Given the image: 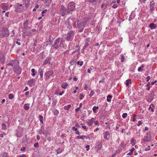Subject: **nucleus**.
<instances>
[{
	"instance_id": "obj_42",
	"label": "nucleus",
	"mask_w": 157,
	"mask_h": 157,
	"mask_svg": "<svg viewBox=\"0 0 157 157\" xmlns=\"http://www.w3.org/2000/svg\"><path fill=\"white\" fill-rule=\"evenodd\" d=\"M121 62H124V55H122L121 56Z\"/></svg>"
},
{
	"instance_id": "obj_14",
	"label": "nucleus",
	"mask_w": 157,
	"mask_h": 157,
	"mask_svg": "<svg viewBox=\"0 0 157 157\" xmlns=\"http://www.w3.org/2000/svg\"><path fill=\"white\" fill-rule=\"evenodd\" d=\"M155 108V105L154 104H151L149 108L148 109L151 111L152 112H154V108Z\"/></svg>"
},
{
	"instance_id": "obj_61",
	"label": "nucleus",
	"mask_w": 157,
	"mask_h": 157,
	"mask_svg": "<svg viewBox=\"0 0 157 157\" xmlns=\"http://www.w3.org/2000/svg\"><path fill=\"white\" fill-rule=\"evenodd\" d=\"M7 66L10 65V66H13V64L11 63H9L7 64Z\"/></svg>"
},
{
	"instance_id": "obj_57",
	"label": "nucleus",
	"mask_w": 157,
	"mask_h": 157,
	"mask_svg": "<svg viewBox=\"0 0 157 157\" xmlns=\"http://www.w3.org/2000/svg\"><path fill=\"white\" fill-rule=\"evenodd\" d=\"M150 79V76H147L146 78V81L148 82Z\"/></svg>"
},
{
	"instance_id": "obj_34",
	"label": "nucleus",
	"mask_w": 157,
	"mask_h": 157,
	"mask_svg": "<svg viewBox=\"0 0 157 157\" xmlns=\"http://www.w3.org/2000/svg\"><path fill=\"white\" fill-rule=\"evenodd\" d=\"M77 138L78 139H84V136H77Z\"/></svg>"
},
{
	"instance_id": "obj_26",
	"label": "nucleus",
	"mask_w": 157,
	"mask_h": 157,
	"mask_svg": "<svg viewBox=\"0 0 157 157\" xmlns=\"http://www.w3.org/2000/svg\"><path fill=\"white\" fill-rule=\"evenodd\" d=\"M135 150V149L134 148H132L131 150H130V152L128 153L127 154V155H130L132 154V152Z\"/></svg>"
},
{
	"instance_id": "obj_30",
	"label": "nucleus",
	"mask_w": 157,
	"mask_h": 157,
	"mask_svg": "<svg viewBox=\"0 0 157 157\" xmlns=\"http://www.w3.org/2000/svg\"><path fill=\"white\" fill-rule=\"evenodd\" d=\"M35 71V69H32L31 70V72L32 73L31 74V75L33 77L35 75V73H34Z\"/></svg>"
},
{
	"instance_id": "obj_15",
	"label": "nucleus",
	"mask_w": 157,
	"mask_h": 157,
	"mask_svg": "<svg viewBox=\"0 0 157 157\" xmlns=\"http://www.w3.org/2000/svg\"><path fill=\"white\" fill-rule=\"evenodd\" d=\"M99 108L98 106H94L93 108L92 109L94 113H96L97 112Z\"/></svg>"
},
{
	"instance_id": "obj_17",
	"label": "nucleus",
	"mask_w": 157,
	"mask_h": 157,
	"mask_svg": "<svg viewBox=\"0 0 157 157\" xmlns=\"http://www.w3.org/2000/svg\"><path fill=\"white\" fill-rule=\"evenodd\" d=\"M28 21L27 20H26L24 22V23H23L24 28L25 29H26L27 28V26H28Z\"/></svg>"
},
{
	"instance_id": "obj_51",
	"label": "nucleus",
	"mask_w": 157,
	"mask_h": 157,
	"mask_svg": "<svg viewBox=\"0 0 157 157\" xmlns=\"http://www.w3.org/2000/svg\"><path fill=\"white\" fill-rule=\"evenodd\" d=\"M88 86L89 85L88 84H86L84 87V89L86 90H87L88 87Z\"/></svg>"
},
{
	"instance_id": "obj_48",
	"label": "nucleus",
	"mask_w": 157,
	"mask_h": 157,
	"mask_svg": "<svg viewBox=\"0 0 157 157\" xmlns=\"http://www.w3.org/2000/svg\"><path fill=\"white\" fill-rule=\"evenodd\" d=\"M59 92V89L56 90L55 91V94H58Z\"/></svg>"
},
{
	"instance_id": "obj_45",
	"label": "nucleus",
	"mask_w": 157,
	"mask_h": 157,
	"mask_svg": "<svg viewBox=\"0 0 157 157\" xmlns=\"http://www.w3.org/2000/svg\"><path fill=\"white\" fill-rule=\"evenodd\" d=\"M84 96L82 94H80V99L82 100L84 97Z\"/></svg>"
},
{
	"instance_id": "obj_49",
	"label": "nucleus",
	"mask_w": 157,
	"mask_h": 157,
	"mask_svg": "<svg viewBox=\"0 0 157 157\" xmlns=\"http://www.w3.org/2000/svg\"><path fill=\"white\" fill-rule=\"evenodd\" d=\"M136 115L134 114L133 115V121L134 122L136 121Z\"/></svg>"
},
{
	"instance_id": "obj_46",
	"label": "nucleus",
	"mask_w": 157,
	"mask_h": 157,
	"mask_svg": "<svg viewBox=\"0 0 157 157\" xmlns=\"http://www.w3.org/2000/svg\"><path fill=\"white\" fill-rule=\"evenodd\" d=\"M72 129L74 131H76L78 130V128H75V127H73L72 128Z\"/></svg>"
},
{
	"instance_id": "obj_37",
	"label": "nucleus",
	"mask_w": 157,
	"mask_h": 157,
	"mask_svg": "<svg viewBox=\"0 0 157 157\" xmlns=\"http://www.w3.org/2000/svg\"><path fill=\"white\" fill-rule=\"evenodd\" d=\"M128 116L127 114L126 113H124L122 115V117L124 118H126Z\"/></svg>"
},
{
	"instance_id": "obj_36",
	"label": "nucleus",
	"mask_w": 157,
	"mask_h": 157,
	"mask_svg": "<svg viewBox=\"0 0 157 157\" xmlns=\"http://www.w3.org/2000/svg\"><path fill=\"white\" fill-rule=\"evenodd\" d=\"M77 64L78 65H79L80 66H82L83 64V62L82 61L80 62L79 61H78L77 62Z\"/></svg>"
},
{
	"instance_id": "obj_59",
	"label": "nucleus",
	"mask_w": 157,
	"mask_h": 157,
	"mask_svg": "<svg viewBox=\"0 0 157 157\" xmlns=\"http://www.w3.org/2000/svg\"><path fill=\"white\" fill-rule=\"evenodd\" d=\"M25 148L24 147H21V151H25Z\"/></svg>"
},
{
	"instance_id": "obj_2",
	"label": "nucleus",
	"mask_w": 157,
	"mask_h": 157,
	"mask_svg": "<svg viewBox=\"0 0 157 157\" xmlns=\"http://www.w3.org/2000/svg\"><path fill=\"white\" fill-rule=\"evenodd\" d=\"M86 22H82L81 23H79L78 21L77 22V27L79 29V31L81 32L83 31L84 28L85 27L86 25Z\"/></svg>"
},
{
	"instance_id": "obj_4",
	"label": "nucleus",
	"mask_w": 157,
	"mask_h": 157,
	"mask_svg": "<svg viewBox=\"0 0 157 157\" xmlns=\"http://www.w3.org/2000/svg\"><path fill=\"white\" fill-rule=\"evenodd\" d=\"M61 7V9L60 11V13L62 16L63 17L66 14L67 9L63 5H62Z\"/></svg>"
},
{
	"instance_id": "obj_13",
	"label": "nucleus",
	"mask_w": 157,
	"mask_h": 157,
	"mask_svg": "<svg viewBox=\"0 0 157 157\" xmlns=\"http://www.w3.org/2000/svg\"><path fill=\"white\" fill-rule=\"evenodd\" d=\"M7 122H3L1 124L2 129V130H5L6 128Z\"/></svg>"
},
{
	"instance_id": "obj_41",
	"label": "nucleus",
	"mask_w": 157,
	"mask_h": 157,
	"mask_svg": "<svg viewBox=\"0 0 157 157\" xmlns=\"http://www.w3.org/2000/svg\"><path fill=\"white\" fill-rule=\"evenodd\" d=\"M18 41H20V40L19 39H17V40L16 41V43L18 45H21V44L20 42H18Z\"/></svg>"
},
{
	"instance_id": "obj_54",
	"label": "nucleus",
	"mask_w": 157,
	"mask_h": 157,
	"mask_svg": "<svg viewBox=\"0 0 157 157\" xmlns=\"http://www.w3.org/2000/svg\"><path fill=\"white\" fill-rule=\"evenodd\" d=\"M94 123L96 125H98L99 124V123L98 121H94Z\"/></svg>"
},
{
	"instance_id": "obj_23",
	"label": "nucleus",
	"mask_w": 157,
	"mask_h": 157,
	"mask_svg": "<svg viewBox=\"0 0 157 157\" xmlns=\"http://www.w3.org/2000/svg\"><path fill=\"white\" fill-rule=\"evenodd\" d=\"M39 119L40 120V123L42 124H43V117L42 115H40L39 116Z\"/></svg>"
},
{
	"instance_id": "obj_27",
	"label": "nucleus",
	"mask_w": 157,
	"mask_h": 157,
	"mask_svg": "<svg viewBox=\"0 0 157 157\" xmlns=\"http://www.w3.org/2000/svg\"><path fill=\"white\" fill-rule=\"evenodd\" d=\"M71 107L70 105H68L67 106H65L64 107V109L67 110H68Z\"/></svg>"
},
{
	"instance_id": "obj_9",
	"label": "nucleus",
	"mask_w": 157,
	"mask_h": 157,
	"mask_svg": "<svg viewBox=\"0 0 157 157\" xmlns=\"http://www.w3.org/2000/svg\"><path fill=\"white\" fill-rule=\"evenodd\" d=\"M154 93L152 92L151 93L149 94L148 98V101H151L154 98Z\"/></svg>"
},
{
	"instance_id": "obj_63",
	"label": "nucleus",
	"mask_w": 157,
	"mask_h": 157,
	"mask_svg": "<svg viewBox=\"0 0 157 157\" xmlns=\"http://www.w3.org/2000/svg\"><path fill=\"white\" fill-rule=\"evenodd\" d=\"M62 151L59 150V149H58V150H57V151H56V152H57V153L58 154L60 153V152H62Z\"/></svg>"
},
{
	"instance_id": "obj_12",
	"label": "nucleus",
	"mask_w": 157,
	"mask_h": 157,
	"mask_svg": "<svg viewBox=\"0 0 157 157\" xmlns=\"http://www.w3.org/2000/svg\"><path fill=\"white\" fill-rule=\"evenodd\" d=\"M2 8L4 10H8V6L6 3H3L1 5Z\"/></svg>"
},
{
	"instance_id": "obj_28",
	"label": "nucleus",
	"mask_w": 157,
	"mask_h": 157,
	"mask_svg": "<svg viewBox=\"0 0 157 157\" xmlns=\"http://www.w3.org/2000/svg\"><path fill=\"white\" fill-rule=\"evenodd\" d=\"M150 27L151 29H154L156 27V25L153 23H151L150 25Z\"/></svg>"
},
{
	"instance_id": "obj_47",
	"label": "nucleus",
	"mask_w": 157,
	"mask_h": 157,
	"mask_svg": "<svg viewBox=\"0 0 157 157\" xmlns=\"http://www.w3.org/2000/svg\"><path fill=\"white\" fill-rule=\"evenodd\" d=\"M82 127L84 129H87L86 127L84 125V124H82Z\"/></svg>"
},
{
	"instance_id": "obj_7",
	"label": "nucleus",
	"mask_w": 157,
	"mask_h": 157,
	"mask_svg": "<svg viewBox=\"0 0 157 157\" xmlns=\"http://www.w3.org/2000/svg\"><path fill=\"white\" fill-rule=\"evenodd\" d=\"M53 72L52 71H48L44 74L46 78L48 79L51 76H52L53 74Z\"/></svg>"
},
{
	"instance_id": "obj_40",
	"label": "nucleus",
	"mask_w": 157,
	"mask_h": 157,
	"mask_svg": "<svg viewBox=\"0 0 157 157\" xmlns=\"http://www.w3.org/2000/svg\"><path fill=\"white\" fill-rule=\"evenodd\" d=\"M2 157H8L7 156V153L6 152L3 153Z\"/></svg>"
},
{
	"instance_id": "obj_44",
	"label": "nucleus",
	"mask_w": 157,
	"mask_h": 157,
	"mask_svg": "<svg viewBox=\"0 0 157 157\" xmlns=\"http://www.w3.org/2000/svg\"><path fill=\"white\" fill-rule=\"evenodd\" d=\"M143 123V122L142 121H139L138 122V124H137V126H139L140 125L142 124Z\"/></svg>"
},
{
	"instance_id": "obj_38",
	"label": "nucleus",
	"mask_w": 157,
	"mask_h": 157,
	"mask_svg": "<svg viewBox=\"0 0 157 157\" xmlns=\"http://www.w3.org/2000/svg\"><path fill=\"white\" fill-rule=\"evenodd\" d=\"M106 5L105 4H103L101 5V7L104 9V10L106 8Z\"/></svg>"
},
{
	"instance_id": "obj_19",
	"label": "nucleus",
	"mask_w": 157,
	"mask_h": 157,
	"mask_svg": "<svg viewBox=\"0 0 157 157\" xmlns=\"http://www.w3.org/2000/svg\"><path fill=\"white\" fill-rule=\"evenodd\" d=\"M126 85L127 86L129 87V84H131V80L130 79H129L126 80Z\"/></svg>"
},
{
	"instance_id": "obj_6",
	"label": "nucleus",
	"mask_w": 157,
	"mask_h": 157,
	"mask_svg": "<svg viewBox=\"0 0 157 157\" xmlns=\"http://www.w3.org/2000/svg\"><path fill=\"white\" fill-rule=\"evenodd\" d=\"M60 38H59L56 39L55 41L54 44L52 46V47L56 49H57L59 48V44L60 40Z\"/></svg>"
},
{
	"instance_id": "obj_35",
	"label": "nucleus",
	"mask_w": 157,
	"mask_h": 157,
	"mask_svg": "<svg viewBox=\"0 0 157 157\" xmlns=\"http://www.w3.org/2000/svg\"><path fill=\"white\" fill-rule=\"evenodd\" d=\"M65 41L63 40L62 39L61 41H60V44H59V46L61 47V45L63 44V43Z\"/></svg>"
},
{
	"instance_id": "obj_43",
	"label": "nucleus",
	"mask_w": 157,
	"mask_h": 157,
	"mask_svg": "<svg viewBox=\"0 0 157 157\" xmlns=\"http://www.w3.org/2000/svg\"><path fill=\"white\" fill-rule=\"evenodd\" d=\"M59 113V112L58 110L56 109L55 110L54 112V115H57Z\"/></svg>"
},
{
	"instance_id": "obj_32",
	"label": "nucleus",
	"mask_w": 157,
	"mask_h": 157,
	"mask_svg": "<svg viewBox=\"0 0 157 157\" xmlns=\"http://www.w3.org/2000/svg\"><path fill=\"white\" fill-rule=\"evenodd\" d=\"M144 67V65H142L141 67H139L138 69V70L139 71H142V68H143Z\"/></svg>"
},
{
	"instance_id": "obj_50",
	"label": "nucleus",
	"mask_w": 157,
	"mask_h": 157,
	"mask_svg": "<svg viewBox=\"0 0 157 157\" xmlns=\"http://www.w3.org/2000/svg\"><path fill=\"white\" fill-rule=\"evenodd\" d=\"M89 45V44L88 43H86L84 46V48L85 49Z\"/></svg>"
},
{
	"instance_id": "obj_5",
	"label": "nucleus",
	"mask_w": 157,
	"mask_h": 157,
	"mask_svg": "<svg viewBox=\"0 0 157 157\" xmlns=\"http://www.w3.org/2000/svg\"><path fill=\"white\" fill-rule=\"evenodd\" d=\"M74 36L73 32L72 31H70L68 33L66 39L67 41L71 40Z\"/></svg>"
},
{
	"instance_id": "obj_18",
	"label": "nucleus",
	"mask_w": 157,
	"mask_h": 157,
	"mask_svg": "<svg viewBox=\"0 0 157 157\" xmlns=\"http://www.w3.org/2000/svg\"><path fill=\"white\" fill-rule=\"evenodd\" d=\"M68 84L66 83H63L61 85V87L62 88L66 89L67 87L68 86Z\"/></svg>"
},
{
	"instance_id": "obj_33",
	"label": "nucleus",
	"mask_w": 157,
	"mask_h": 157,
	"mask_svg": "<svg viewBox=\"0 0 157 157\" xmlns=\"http://www.w3.org/2000/svg\"><path fill=\"white\" fill-rule=\"evenodd\" d=\"M33 82V79H31L29 80L28 81V84H32Z\"/></svg>"
},
{
	"instance_id": "obj_10",
	"label": "nucleus",
	"mask_w": 157,
	"mask_h": 157,
	"mask_svg": "<svg viewBox=\"0 0 157 157\" xmlns=\"http://www.w3.org/2000/svg\"><path fill=\"white\" fill-rule=\"evenodd\" d=\"M94 122V118L92 117L90 120H88L87 123V125L89 126H92Z\"/></svg>"
},
{
	"instance_id": "obj_60",
	"label": "nucleus",
	"mask_w": 157,
	"mask_h": 157,
	"mask_svg": "<svg viewBox=\"0 0 157 157\" xmlns=\"http://www.w3.org/2000/svg\"><path fill=\"white\" fill-rule=\"evenodd\" d=\"M47 140L49 141L50 142L51 140V137H48L47 138Z\"/></svg>"
},
{
	"instance_id": "obj_11",
	"label": "nucleus",
	"mask_w": 157,
	"mask_h": 157,
	"mask_svg": "<svg viewBox=\"0 0 157 157\" xmlns=\"http://www.w3.org/2000/svg\"><path fill=\"white\" fill-rule=\"evenodd\" d=\"M155 3L154 1H151L150 4V10L151 11H153L155 10L154 8V5H155Z\"/></svg>"
},
{
	"instance_id": "obj_58",
	"label": "nucleus",
	"mask_w": 157,
	"mask_h": 157,
	"mask_svg": "<svg viewBox=\"0 0 157 157\" xmlns=\"http://www.w3.org/2000/svg\"><path fill=\"white\" fill-rule=\"evenodd\" d=\"M38 145V143H36L34 144V146L35 147H36Z\"/></svg>"
},
{
	"instance_id": "obj_16",
	"label": "nucleus",
	"mask_w": 157,
	"mask_h": 157,
	"mask_svg": "<svg viewBox=\"0 0 157 157\" xmlns=\"http://www.w3.org/2000/svg\"><path fill=\"white\" fill-rule=\"evenodd\" d=\"M22 9V7H20L17 5H16L15 7V11L16 12L21 11Z\"/></svg>"
},
{
	"instance_id": "obj_20",
	"label": "nucleus",
	"mask_w": 157,
	"mask_h": 157,
	"mask_svg": "<svg viewBox=\"0 0 157 157\" xmlns=\"http://www.w3.org/2000/svg\"><path fill=\"white\" fill-rule=\"evenodd\" d=\"M29 104H25V105H24V108L25 110H28L29 108Z\"/></svg>"
},
{
	"instance_id": "obj_39",
	"label": "nucleus",
	"mask_w": 157,
	"mask_h": 157,
	"mask_svg": "<svg viewBox=\"0 0 157 157\" xmlns=\"http://www.w3.org/2000/svg\"><path fill=\"white\" fill-rule=\"evenodd\" d=\"M94 94V92L93 90H92L90 91V92L89 94V96L90 97H92Z\"/></svg>"
},
{
	"instance_id": "obj_64",
	"label": "nucleus",
	"mask_w": 157,
	"mask_h": 157,
	"mask_svg": "<svg viewBox=\"0 0 157 157\" xmlns=\"http://www.w3.org/2000/svg\"><path fill=\"white\" fill-rule=\"evenodd\" d=\"M19 157H26V155L25 154H23Z\"/></svg>"
},
{
	"instance_id": "obj_24",
	"label": "nucleus",
	"mask_w": 157,
	"mask_h": 157,
	"mask_svg": "<svg viewBox=\"0 0 157 157\" xmlns=\"http://www.w3.org/2000/svg\"><path fill=\"white\" fill-rule=\"evenodd\" d=\"M45 131L44 129H40L39 130L38 132L40 134H44Z\"/></svg>"
},
{
	"instance_id": "obj_53",
	"label": "nucleus",
	"mask_w": 157,
	"mask_h": 157,
	"mask_svg": "<svg viewBox=\"0 0 157 157\" xmlns=\"http://www.w3.org/2000/svg\"><path fill=\"white\" fill-rule=\"evenodd\" d=\"M150 149V146H148L147 147H146L145 148V151H147L149 150Z\"/></svg>"
},
{
	"instance_id": "obj_22",
	"label": "nucleus",
	"mask_w": 157,
	"mask_h": 157,
	"mask_svg": "<svg viewBox=\"0 0 157 157\" xmlns=\"http://www.w3.org/2000/svg\"><path fill=\"white\" fill-rule=\"evenodd\" d=\"M112 96L111 95H109L107 96V100L108 102H110L112 98Z\"/></svg>"
},
{
	"instance_id": "obj_29",
	"label": "nucleus",
	"mask_w": 157,
	"mask_h": 157,
	"mask_svg": "<svg viewBox=\"0 0 157 157\" xmlns=\"http://www.w3.org/2000/svg\"><path fill=\"white\" fill-rule=\"evenodd\" d=\"M130 143L132 145L134 146L136 144V141L134 139H132Z\"/></svg>"
},
{
	"instance_id": "obj_31",
	"label": "nucleus",
	"mask_w": 157,
	"mask_h": 157,
	"mask_svg": "<svg viewBox=\"0 0 157 157\" xmlns=\"http://www.w3.org/2000/svg\"><path fill=\"white\" fill-rule=\"evenodd\" d=\"M14 97V95L12 94H10L8 96V97L9 99H12Z\"/></svg>"
},
{
	"instance_id": "obj_52",
	"label": "nucleus",
	"mask_w": 157,
	"mask_h": 157,
	"mask_svg": "<svg viewBox=\"0 0 157 157\" xmlns=\"http://www.w3.org/2000/svg\"><path fill=\"white\" fill-rule=\"evenodd\" d=\"M86 150L88 151L90 149V146L89 145H86Z\"/></svg>"
},
{
	"instance_id": "obj_55",
	"label": "nucleus",
	"mask_w": 157,
	"mask_h": 157,
	"mask_svg": "<svg viewBox=\"0 0 157 157\" xmlns=\"http://www.w3.org/2000/svg\"><path fill=\"white\" fill-rule=\"evenodd\" d=\"M47 11V10L45 9L44 10H43L42 11V13L43 14L44 13H45Z\"/></svg>"
},
{
	"instance_id": "obj_1",
	"label": "nucleus",
	"mask_w": 157,
	"mask_h": 157,
	"mask_svg": "<svg viewBox=\"0 0 157 157\" xmlns=\"http://www.w3.org/2000/svg\"><path fill=\"white\" fill-rule=\"evenodd\" d=\"M75 7V4L73 2H69L67 6V13L69 14L74 9Z\"/></svg>"
},
{
	"instance_id": "obj_3",
	"label": "nucleus",
	"mask_w": 157,
	"mask_h": 157,
	"mask_svg": "<svg viewBox=\"0 0 157 157\" xmlns=\"http://www.w3.org/2000/svg\"><path fill=\"white\" fill-rule=\"evenodd\" d=\"M9 31L7 28L4 29L2 31L0 35L4 37V36H9Z\"/></svg>"
},
{
	"instance_id": "obj_25",
	"label": "nucleus",
	"mask_w": 157,
	"mask_h": 157,
	"mask_svg": "<svg viewBox=\"0 0 157 157\" xmlns=\"http://www.w3.org/2000/svg\"><path fill=\"white\" fill-rule=\"evenodd\" d=\"M39 73L40 77L42 78L43 76V71L41 69H39Z\"/></svg>"
},
{
	"instance_id": "obj_21",
	"label": "nucleus",
	"mask_w": 157,
	"mask_h": 157,
	"mask_svg": "<svg viewBox=\"0 0 157 157\" xmlns=\"http://www.w3.org/2000/svg\"><path fill=\"white\" fill-rule=\"evenodd\" d=\"M50 59L49 58L48 59H46L45 60V61L44 62V65L48 63H50Z\"/></svg>"
},
{
	"instance_id": "obj_8",
	"label": "nucleus",
	"mask_w": 157,
	"mask_h": 157,
	"mask_svg": "<svg viewBox=\"0 0 157 157\" xmlns=\"http://www.w3.org/2000/svg\"><path fill=\"white\" fill-rule=\"evenodd\" d=\"M104 137L106 140H109L110 137V132L108 131H106L104 136Z\"/></svg>"
},
{
	"instance_id": "obj_62",
	"label": "nucleus",
	"mask_w": 157,
	"mask_h": 157,
	"mask_svg": "<svg viewBox=\"0 0 157 157\" xmlns=\"http://www.w3.org/2000/svg\"><path fill=\"white\" fill-rule=\"evenodd\" d=\"M73 80L74 81H76L78 80V78H76V77H74L73 79Z\"/></svg>"
},
{
	"instance_id": "obj_56",
	"label": "nucleus",
	"mask_w": 157,
	"mask_h": 157,
	"mask_svg": "<svg viewBox=\"0 0 157 157\" xmlns=\"http://www.w3.org/2000/svg\"><path fill=\"white\" fill-rule=\"evenodd\" d=\"M112 7L113 8H116L117 7V6L116 4H115L112 6Z\"/></svg>"
}]
</instances>
